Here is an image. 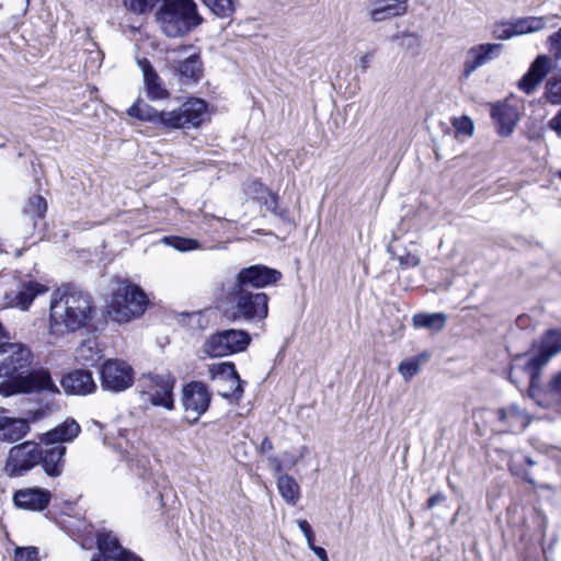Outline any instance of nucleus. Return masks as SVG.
<instances>
[{
	"label": "nucleus",
	"instance_id": "a18cd8bd",
	"mask_svg": "<svg viewBox=\"0 0 561 561\" xmlns=\"http://www.w3.org/2000/svg\"><path fill=\"white\" fill-rule=\"evenodd\" d=\"M397 259L399 261L400 266L403 268L415 267V266L420 265V263H421V259L417 255L412 254L410 252H404L403 254H399V255H397Z\"/></svg>",
	"mask_w": 561,
	"mask_h": 561
},
{
	"label": "nucleus",
	"instance_id": "774afa93",
	"mask_svg": "<svg viewBox=\"0 0 561 561\" xmlns=\"http://www.w3.org/2000/svg\"><path fill=\"white\" fill-rule=\"evenodd\" d=\"M558 176L559 179H561V170L558 172Z\"/></svg>",
	"mask_w": 561,
	"mask_h": 561
},
{
	"label": "nucleus",
	"instance_id": "bb28decb",
	"mask_svg": "<svg viewBox=\"0 0 561 561\" xmlns=\"http://www.w3.org/2000/svg\"><path fill=\"white\" fill-rule=\"evenodd\" d=\"M262 195L257 197V201L266 207L268 211L278 217L283 222L291 224L290 213L287 208H279V197L277 193L272 192L265 187L262 183H259Z\"/></svg>",
	"mask_w": 561,
	"mask_h": 561
},
{
	"label": "nucleus",
	"instance_id": "603ef678",
	"mask_svg": "<svg viewBox=\"0 0 561 561\" xmlns=\"http://www.w3.org/2000/svg\"><path fill=\"white\" fill-rule=\"evenodd\" d=\"M117 561H144L138 554L127 549L126 552L117 559Z\"/></svg>",
	"mask_w": 561,
	"mask_h": 561
},
{
	"label": "nucleus",
	"instance_id": "393cba45",
	"mask_svg": "<svg viewBox=\"0 0 561 561\" xmlns=\"http://www.w3.org/2000/svg\"><path fill=\"white\" fill-rule=\"evenodd\" d=\"M30 432L27 419H15L0 415V440L13 443L23 438Z\"/></svg>",
	"mask_w": 561,
	"mask_h": 561
},
{
	"label": "nucleus",
	"instance_id": "6e6d98bb",
	"mask_svg": "<svg viewBox=\"0 0 561 561\" xmlns=\"http://www.w3.org/2000/svg\"><path fill=\"white\" fill-rule=\"evenodd\" d=\"M368 64H369V55L362 56V58L359 60V68L362 70V72H366V70L368 68Z\"/></svg>",
	"mask_w": 561,
	"mask_h": 561
},
{
	"label": "nucleus",
	"instance_id": "ea45409f",
	"mask_svg": "<svg viewBox=\"0 0 561 561\" xmlns=\"http://www.w3.org/2000/svg\"><path fill=\"white\" fill-rule=\"evenodd\" d=\"M57 409H58L57 403L53 399H49L39 408L28 410L27 411V420H31L33 422L39 421V420L46 417L48 414H50L51 412H54Z\"/></svg>",
	"mask_w": 561,
	"mask_h": 561
},
{
	"label": "nucleus",
	"instance_id": "473e14b6",
	"mask_svg": "<svg viewBox=\"0 0 561 561\" xmlns=\"http://www.w3.org/2000/svg\"><path fill=\"white\" fill-rule=\"evenodd\" d=\"M144 82L146 85L147 95L150 100L157 101L169 98L170 93L163 87L162 81L157 71L145 75Z\"/></svg>",
	"mask_w": 561,
	"mask_h": 561
},
{
	"label": "nucleus",
	"instance_id": "4be33fe9",
	"mask_svg": "<svg viewBox=\"0 0 561 561\" xmlns=\"http://www.w3.org/2000/svg\"><path fill=\"white\" fill-rule=\"evenodd\" d=\"M80 425L73 419H67L41 436L45 445H62L72 442L80 434Z\"/></svg>",
	"mask_w": 561,
	"mask_h": 561
},
{
	"label": "nucleus",
	"instance_id": "37998d69",
	"mask_svg": "<svg viewBox=\"0 0 561 561\" xmlns=\"http://www.w3.org/2000/svg\"><path fill=\"white\" fill-rule=\"evenodd\" d=\"M453 126L455 127L458 134H462L466 136H471L473 134V122L468 116H461L458 118H454Z\"/></svg>",
	"mask_w": 561,
	"mask_h": 561
},
{
	"label": "nucleus",
	"instance_id": "7c9ffc66",
	"mask_svg": "<svg viewBox=\"0 0 561 561\" xmlns=\"http://www.w3.org/2000/svg\"><path fill=\"white\" fill-rule=\"evenodd\" d=\"M161 111L138 99L128 110L127 115L142 122H149L157 127Z\"/></svg>",
	"mask_w": 561,
	"mask_h": 561
},
{
	"label": "nucleus",
	"instance_id": "0eeeda50",
	"mask_svg": "<svg viewBox=\"0 0 561 561\" xmlns=\"http://www.w3.org/2000/svg\"><path fill=\"white\" fill-rule=\"evenodd\" d=\"M34 355L23 343L5 342L0 346V378L16 381L32 365Z\"/></svg>",
	"mask_w": 561,
	"mask_h": 561
},
{
	"label": "nucleus",
	"instance_id": "49530a36",
	"mask_svg": "<svg viewBox=\"0 0 561 561\" xmlns=\"http://www.w3.org/2000/svg\"><path fill=\"white\" fill-rule=\"evenodd\" d=\"M502 26L503 27H499L493 31V35L497 39H510V38L516 36V33H515L511 22L503 23Z\"/></svg>",
	"mask_w": 561,
	"mask_h": 561
},
{
	"label": "nucleus",
	"instance_id": "f704fd0d",
	"mask_svg": "<svg viewBox=\"0 0 561 561\" xmlns=\"http://www.w3.org/2000/svg\"><path fill=\"white\" fill-rule=\"evenodd\" d=\"M202 2L218 18L232 16L236 11V0H202Z\"/></svg>",
	"mask_w": 561,
	"mask_h": 561
},
{
	"label": "nucleus",
	"instance_id": "1a4fd4ad",
	"mask_svg": "<svg viewBox=\"0 0 561 561\" xmlns=\"http://www.w3.org/2000/svg\"><path fill=\"white\" fill-rule=\"evenodd\" d=\"M101 388L112 393L129 389L135 381V370L127 362L118 358L105 359L99 369Z\"/></svg>",
	"mask_w": 561,
	"mask_h": 561
},
{
	"label": "nucleus",
	"instance_id": "de8ad7c7",
	"mask_svg": "<svg viewBox=\"0 0 561 561\" xmlns=\"http://www.w3.org/2000/svg\"><path fill=\"white\" fill-rule=\"evenodd\" d=\"M444 501H446L445 494L442 493V492H436L435 494H433L431 497L427 499L426 504H425V508L426 510H432L437 504H439V503H442Z\"/></svg>",
	"mask_w": 561,
	"mask_h": 561
},
{
	"label": "nucleus",
	"instance_id": "09e8293b",
	"mask_svg": "<svg viewBox=\"0 0 561 561\" xmlns=\"http://www.w3.org/2000/svg\"><path fill=\"white\" fill-rule=\"evenodd\" d=\"M548 127L561 137V110L548 122Z\"/></svg>",
	"mask_w": 561,
	"mask_h": 561
},
{
	"label": "nucleus",
	"instance_id": "9b49d317",
	"mask_svg": "<svg viewBox=\"0 0 561 561\" xmlns=\"http://www.w3.org/2000/svg\"><path fill=\"white\" fill-rule=\"evenodd\" d=\"M283 277L280 271L264 264L242 267L236 275L232 286L243 289H261L275 285Z\"/></svg>",
	"mask_w": 561,
	"mask_h": 561
},
{
	"label": "nucleus",
	"instance_id": "69168bd1",
	"mask_svg": "<svg viewBox=\"0 0 561 561\" xmlns=\"http://www.w3.org/2000/svg\"><path fill=\"white\" fill-rule=\"evenodd\" d=\"M525 480H526L527 482L531 483V484H534V483H535V482H534V480H533V479H530V478H528V477H526V478H525Z\"/></svg>",
	"mask_w": 561,
	"mask_h": 561
},
{
	"label": "nucleus",
	"instance_id": "f03ea898",
	"mask_svg": "<svg viewBox=\"0 0 561 561\" xmlns=\"http://www.w3.org/2000/svg\"><path fill=\"white\" fill-rule=\"evenodd\" d=\"M92 299L89 293L72 285L62 287L59 297L51 298L49 307V331L51 334L76 332L92 319Z\"/></svg>",
	"mask_w": 561,
	"mask_h": 561
},
{
	"label": "nucleus",
	"instance_id": "20e7f679",
	"mask_svg": "<svg viewBox=\"0 0 561 561\" xmlns=\"http://www.w3.org/2000/svg\"><path fill=\"white\" fill-rule=\"evenodd\" d=\"M148 305L149 299L139 285L119 279L112 290L106 312L112 321L126 323L142 316Z\"/></svg>",
	"mask_w": 561,
	"mask_h": 561
},
{
	"label": "nucleus",
	"instance_id": "423d86ee",
	"mask_svg": "<svg viewBox=\"0 0 561 561\" xmlns=\"http://www.w3.org/2000/svg\"><path fill=\"white\" fill-rule=\"evenodd\" d=\"M59 393L51 375L46 368L27 369L16 381L0 382V396L11 397L18 393Z\"/></svg>",
	"mask_w": 561,
	"mask_h": 561
},
{
	"label": "nucleus",
	"instance_id": "4d7b16f0",
	"mask_svg": "<svg viewBox=\"0 0 561 561\" xmlns=\"http://www.w3.org/2000/svg\"><path fill=\"white\" fill-rule=\"evenodd\" d=\"M268 460L271 461V463L274 465V468H275V471L279 474H282V463L279 461V459L277 457H274V456H271L268 457Z\"/></svg>",
	"mask_w": 561,
	"mask_h": 561
},
{
	"label": "nucleus",
	"instance_id": "c756f323",
	"mask_svg": "<svg viewBox=\"0 0 561 561\" xmlns=\"http://www.w3.org/2000/svg\"><path fill=\"white\" fill-rule=\"evenodd\" d=\"M548 18L546 16H525L511 22L516 36L539 32L546 27Z\"/></svg>",
	"mask_w": 561,
	"mask_h": 561
},
{
	"label": "nucleus",
	"instance_id": "680f3d73",
	"mask_svg": "<svg viewBox=\"0 0 561 561\" xmlns=\"http://www.w3.org/2000/svg\"><path fill=\"white\" fill-rule=\"evenodd\" d=\"M228 386L229 387L227 389H220V390L221 391H231L236 387V385H231V383H228Z\"/></svg>",
	"mask_w": 561,
	"mask_h": 561
},
{
	"label": "nucleus",
	"instance_id": "b1692460",
	"mask_svg": "<svg viewBox=\"0 0 561 561\" xmlns=\"http://www.w3.org/2000/svg\"><path fill=\"white\" fill-rule=\"evenodd\" d=\"M95 538L99 550L96 554H103L104 558L112 561H117L127 550L121 545L118 538L105 528L99 529Z\"/></svg>",
	"mask_w": 561,
	"mask_h": 561
},
{
	"label": "nucleus",
	"instance_id": "5fc2aeb1",
	"mask_svg": "<svg viewBox=\"0 0 561 561\" xmlns=\"http://www.w3.org/2000/svg\"><path fill=\"white\" fill-rule=\"evenodd\" d=\"M273 448L274 447H273L272 440L268 437H264L260 445L259 451L261 454H266V453L273 450Z\"/></svg>",
	"mask_w": 561,
	"mask_h": 561
},
{
	"label": "nucleus",
	"instance_id": "c03bdc74",
	"mask_svg": "<svg viewBox=\"0 0 561 561\" xmlns=\"http://www.w3.org/2000/svg\"><path fill=\"white\" fill-rule=\"evenodd\" d=\"M297 524H298L300 531L304 534V536L307 540L309 549L311 550V547H317L314 545V533H313V529H312L311 525L309 524V522L306 519H299L297 522Z\"/></svg>",
	"mask_w": 561,
	"mask_h": 561
},
{
	"label": "nucleus",
	"instance_id": "2f4dec72",
	"mask_svg": "<svg viewBox=\"0 0 561 561\" xmlns=\"http://www.w3.org/2000/svg\"><path fill=\"white\" fill-rule=\"evenodd\" d=\"M394 4H385L370 11L374 22H381L390 18L401 16L407 13L408 4L404 1H396Z\"/></svg>",
	"mask_w": 561,
	"mask_h": 561
},
{
	"label": "nucleus",
	"instance_id": "bf43d9fd",
	"mask_svg": "<svg viewBox=\"0 0 561 561\" xmlns=\"http://www.w3.org/2000/svg\"><path fill=\"white\" fill-rule=\"evenodd\" d=\"M111 559L104 558L103 554H93L91 561H110Z\"/></svg>",
	"mask_w": 561,
	"mask_h": 561
},
{
	"label": "nucleus",
	"instance_id": "8fccbe9b",
	"mask_svg": "<svg viewBox=\"0 0 561 561\" xmlns=\"http://www.w3.org/2000/svg\"><path fill=\"white\" fill-rule=\"evenodd\" d=\"M138 66L141 68L144 76L148 75L149 72L156 71V69L147 58L139 59Z\"/></svg>",
	"mask_w": 561,
	"mask_h": 561
},
{
	"label": "nucleus",
	"instance_id": "a878e982",
	"mask_svg": "<svg viewBox=\"0 0 561 561\" xmlns=\"http://www.w3.org/2000/svg\"><path fill=\"white\" fill-rule=\"evenodd\" d=\"M175 72L182 83H197L203 77V61L199 53L192 54L186 59L179 61Z\"/></svg>",
	"mask_w": 561,
	"mask_h": 561
},
{
	"label": "nucleus",
	"instance_id": "39448f33",
	"mask_svg": "<svg viewBox=\"0 0 561 561\" xmlns=\"http://www.w3.org/2000/svg\"><path fill=\"white\" fill-rule=\"evenodd\" d=\"M231 306L224 316L233 322H260L268 316L270 297L263 291H253L231 286L228 290Z\"/></svg>",
	"mask_w": 561,
	"mask_h": 561
},
{
	"label": "nucleus",
	"instance_id": "4c0bfd02",
	"mask_svg": "<svg viewBox=\"0 0 561 561\" xmlns=\"http://www.w3.org/2000/svg\"><path fill=\"white\" fill-rule=\"evenodd\" d=\"M163 241L181 252L192 251L199 248V242L196 239L192 238L164 237Z\"/></svg>",
	"mask_w": 561,
	"mask_h": 561
},
{
	"label": "nucleus",
	"instance_id": "c85d7f7f",
	"mask_svg": "<svg viewBox=\"0 0 561 561\" xmlns=\"http://www.w3.org/2000/svg\"><path fill=\"white\" fill-rule=\"evenodd\" d=\"M277 489L287 504L296 505L300 497V488L291 476L287 473L279 474L277 478Z\"/></svg>",
	"mask_w": 561,
	"mask_h": 561
},
{
	"label": "nucleus",
	"instance_id": "13d9d810",
	"mask_svg": "<svg viewBox=\"0 0 561 561\" xmlns=\"http://www.w3.org/2000/svg\"><path fill=\"white\" fill-rule=\"evenodd\" d=\"M497 419L500 422H505L506 421V417H507V413H506V410L501 408L497 410Z\"/></svg>",
	"mask_w": 561,
	"mask_h": 561
},
{
	"label": "nucleus",
	"instance_id": "58836bf2",
	"mask_svg": "<svg viewBox=\"0 0 561 561\" xmlns=\"http://www.w3.org/2000/svg\"><path fill=\"white\" fill-rule=\"evenodd\" d=\"M428 356L422 354L420 357L411 358L400 363L398 370L405 380H409L420 371L421 358L426 359Z\"/></svg>",
	"mask_w": 561,
	"mask_h": 561
},
{
	"label": "nucleus",
	"instance_id": "c9c22d12",
	"mask_svg": "<svg viewBox=\"0 0 561 561\" xmlns=\"http://www.w3.org/2000/svg\"><path fill=\"white\" fill-rule=\"evenodd\" d=\"M47 211V201L41 195H33L28 198L27 204L23 208L25 216L31 219H43Z\"/></svg>",
	"mask_w": 561,
	"mask_h": 561
},
{
	"label": "nucleus",
	"instance_id": "e433bc0d",
	"mask_svg": "<svg viewBox=\"0 0 561 561\" xmlns=\"http://www.w3.org/2000/svg\"><path fill=\"white\" fill-rule=\"evenodd\" d=\"M545 98L552 105L561 104V75L552 77L546 82Z\"/></svg>",
	"mask_w": 561,
	"mask_h": 561
},
{
	"label": "nucleus",
	"instance_id": "f257e3e1",
	"mask_svg": "<svg viewBox=\"0 0 561 561\" xmlns=\"http://www.w3.org/2000/svg\"><path fill=\"white\" fill-rule=\"evenodd\" d=\"M531 350L537 352L522 367V373L529 378L528 396L541 407L548 404L549 400L561 403V370L545 387L540 386L542 368L554 355L561 352V331L557 329L547 330L538 342L533 343Z\"/></svg>",
	"mask_w": 561,
	"mask_h": 561
},
{
	"label": "nucleus",
	"instance_id": "f8f14e48",
	"mask_svg": "<svg viewBox=\"0 0 561 561\" xmlns=\"http://www.w3.org/2000/svg\"><path fill=\"white\" fill-rule=\"evenodd\" d=\"M142 378L150 380L153 391H144L142 394L148 396L151 405L161 407L168 411L174 409V394L173 389L175 386V378L170 374H147Z\"/></svg>",
	"mask_w": 561,
	"mask_h": 561
},
{
	"label": "nucleus",
	"instance_id": "e2e57ef3",
	"mask_svg": "<svg viewBox=\"0 0 561 561\" xmlns=\"http://www.w3.org/2000/svg\"><path fill=\"white\" fill-rule=\"evenodd\" d=\"M182 316L192 318V317H197V316H198V313H195V312H192V313H183Z\"/></svg>",
	"mask_w": 561,
	"mask_h": 561
},
{
	"label": "nucleus",
	"instance_id": "cd10ccee",
	"mask_svg": "<svg viewBox=\"0 0 561 561\" xmlns=\"http://www.w3.org/2000/svg\"><path fill=\"white\" fill-rule=\"evenodd\" d=\"M447 322V316L444 312H420L412 317V323L415 328H424L432 331H442Z\"/></svg>",
	"mask_w": 561,
	"mask_h": 561
},
{
	"label": "nucleus",
	"instance_id": "864d4df0",
	"mask_svg": "<svg viewBox=\"0 0 561 561\" xmlns=\"http://www.w3.org/2000/svg\"><path fill=\"white\" fill-rule=\"evenodd\" d=\"M311 551L320 559V561H330L327 550L323 547H311Z\"/></svg>",
	"mask_w": 561,
	"mask_h": 561
},
{
	"label": "nucleus",
	"instance_id": "a211bd4d",
	"mask_svg": "<svg viewBox=\"0 0 561 561\" xmlns=\"http://www.w3.org/2000/svg\"><path fill=\"white\" fill-rule=\"evenodd\" d=\"M491 117L496 133L501 137L511 136L520 119L517 107L508 104L506 101L492 105Z\"/></svg>",
	"mask_w": 561,
	"mask_h": 561
},
{
	"label": "nucleus",
	"instance_id": "3c124183",
	"mask_svg": "<svg viewBox=\"0 0 561 561\" xmlns=\"http://www.w3.org/2000/svg\"><path fill=\"white\" fill-rule=\"evenodd\" d=\"M516 364H513L511 367H510V370H508V374H507V379L514 385L516 386L517 388L520 387V381L519 379L517 378L516 376Z\"/></svg>",
	"mask_w": 561,
	"mask_h": 561
},
{
	"label": "nucleus",
	"instance_id": "aec40b11",
	"mask_svg": "<svg viewBox=\"0 0 561 561\" xmlns=\"http://www.w3.org/2000/svg\"><path fill=\"white\" fill-rule=\"evenodd\" d=\"M64 390L68 394L85 396L96 390L93 375L88 369H75L61 378Z\"/></svg>",
	"mask_w": 561,
	"mask_h": 561
},
{
	"label": "nucleus",
	"instance_id": "f3484780",
	"mask_svg": "<svg viewBox=\"0 0 561 561\" xmlns=\"http://www.w3.org/2000/svg\"><path fill=\"white\" fill-rule=\"evenodd\" d=\"M552 69V60L548 55H538L530 64L527 72L519 79L518 89L531 94Z\"/></svg>",
	"mask_w": 561,
	"mask_h": 561
},
{
	"label": "nucleus",
	"instance_id": "6ab92c4d",
	"mask_svg": "<svg viewBox=\"0 0 561 561\" xmlns=\"http://www.w3.org/2000/svg\"><path fill=\"white\" fill-rule=\"evenodd\" d=\"M503 49V44L486 43L471 47L463 62V76L469 77L479 67L497 57Z\"/></svg>",
	"mask_w": 561,
	"mask_h": 561
},
{
	"label": "nucleus",
	"instance_id": "6e6552de",
	"mask_svg": "<svg viewBox=\"0 0 561 561\" xmlns=\"http://www.w3.org/2000/svg\"><path fill=\"white\" fill-rule=\"evenodd\" d=\"M251 343L248 331L227 329L211 334L203 345V352L209 357H224L247 350Z\"/></svg>",
	"mask_w": 561,
	"mask_h": 561
},
{
	"label": "nucleus",
	"instance_id": "412c9836",
	"mask_svg": "<svg viewBox=\"0 0 561 561\" xmlns=\"http://www.w3.org/2000/svg\"><path fill=\"white\" fill-rule=\"evenodd\" d=\"M37 451L41 454L39 465L45 473L51 478L59 477L64 471L67 448L64 445H46L42 448L37 444Z\"/></svg>",
	"mask_w": 561,
	"mask_h": 561
},
{
	"label": "nucleus",
	"instance_id": "4468645a",
	"mask_svg": "<svg viewBox=\"0 0 561 561\" xmlns=\"http://www.w3.org/2000/svg\"><path fill=\"white\" fill-rule=\"evenodd\" d=\"M209 375L211 380L217 382H226L236 385L231 391H221L218 389V394L225 399L240 400L243 396L244 381L240 378L236 365L232 362H222L209 366Z\"/></svg>",
	"mask_w": 561,
	"mask_h": 561
},
{
	"label": "nucleus",
	"instance_id": "5701e85b",
	"mask_svg": "<svg viewBox=\"0 0 561 561\" xmlns=\"http://www.w3.org/2000/svg\"><path fill=\"white\" fill-rule=\"evenodd\" d=\"M208 104L199 98H191L181 106V113L186 128L199 127L206 117Z\"/></svg>",
	"mask_w": 561,
	"mask_h": 561
},
{
	"label": "nucleus",
	"instance_id": "a19ab883",
	"mask_svg": "<svg viewBox=\"0 0 561 561\" xmlns=\"http://www.w3.org/2000/svg\"><path fill=\"white\" fill-rule=\"evenodd\" d=\"M14 561H39V550L37 547H16L14 549Z\"/></svg>",
	"mask_w": 561,
	"mask_h": 561
},
{
	"label": "nucleus",
	"instance_id": "052dcab7",
	"mask_svg": "<svg viewBox=\"0 0 561 561\" xmlns=\"http://www.w3.org/2000/svg\"><path fill=\"white\" fill-rule=\"evenodd\" d=\"M525 462L529 466V467H533L535 466L537 462L530 457V456H526L525 457Z\"/></svg>",
	"mask_w": 561,
	"mask_h": 561
},
{
	"label": "nucleus",
	"instance_id": "2eb2a0df",
	"mask_svg": "<svg viewBox=\"0 0 561 561\" xmlns=\"http://www.w3.org/2000/svg\"><path fill=\"white\" fill-rule=\"evenodd\" d=\"M48 288L36 280L22 282L14 290H9L4 294V307L18 308L22 311L28 310L34 299L45 294Z\"/></svg>",
	"mask_w": 561,
	"mask_h": 561
},
{
	"label": "nucleus",
	"instance_id": "9d476101",
	"mask_svg": "<svg viewBox=\"0 0 561 561\" xmlns=\"http://www.w3.org/2000/svg\"><path fill=\"white\" fill-rule=\"evenodd\" d=\"M39 461L37 444L27 440L10 448L3 470L8 477L19 478L39 465Z\"/></svg>",
	"mask_w": 561,
	"mask_h": 561
},
{
	"label": "nucleus",
	"instance_id": "338daca9",
	"mask_svg": "<svg viewBox=\"0 0 561 561\" xmlns=\"http://www.w3.org/2000/svg\"><path fill=\"white\" fill-rule=\"evenodd\" d=\"M388 252L391 253L392 256L396 255V253L393 252V250L391 249V247L388 248Z\"/></svg>",
	"mask_w": 561,
	"mask_h": 561
},
{
	"label": "nucleus",
	"instance_id": "72a5a7b5",
	"mask_svg": "<svg viewBox=\"0 0 561 561\" xmlns=\"http://www.w3.org/2000/svg\"><path fill=\"white\" fill-rule=\"evenodd\" d=\"M157 127L164 130L185 129L180 107L172 111H161Z\"/></svg>",
	"mask_w": 561,
	"mask_h": 561
},
{
	"label": "nucleus",
	"instance_id": "79ce46f5",
	"mask_svg": "<svg viewBox=\"0 0 561 561\" xmlns=\"http://www.w3.org/2000/svg\"><path fill=\"white\" fill-rule=\"evenodd\" d=\"M156 0H124L126 9L136 14H142L151 10Z\"/></svg>",
	"mask_w": 561,
	"mask_h": 561
},
{
	"label": "nucleus",
	"instance_id": "ddd939ff",
	"mask_svg": "<svg viewBox=\"0 0 561 561\" xmlns=\"http://www.w3.org/2000/svg\"><path fill=\"white\" fill-rule=\"evenodd\" d=\"M211 394L207 386L202 381H192L183 386L182 405L186 412L195 413L191 421L196 423L209 408Z\"/></svg>",
	"mask_w": 561,
	"mask_h": 561
},
{
	"label": "nucleus",
	"instance_id": "7ed1b4c3",
	"mask_svg": "<svg viewBox=\"0 0 561 561\" xmlns=\"http://www.w3.org/2000/svg\"><path fill=\"white\" fill-rule=\"evenodd\" d=\"M156 21L169 38L184 37L203 23L194 0H162Z\"/></svg>",
	"mask_w": 561,
	"mask_h": 561
},
{
	"label": "nucleus",
	"instance_id": "0e129e2a",
	"mask_svg": "<svg viewBox=\"0 0 561 561\" xmlns=\"http://www.w3.org/2000/svg\"><path fill=\"white\" fill-rule=\"evenodd\" d=\"M80 352H81V357H82L83 359L88 360V356H84V355H83V352H85V350H84V348H81V351H80Z\"/></svg>",
	"mask_w": 561,
	"mask_h": 561
},
{
	"label": "nucleus",
	"instance_id": "dca6fc26",
	"mask_svg": "<svg viewBox=\"0 0 561 561\" xmlns=\"http://www.w3.org/2000/svg\"><path fill=\"white\" fill-rule=\"evenodd\" d=\"M50 500V491L39 486L15 490L12 496L13 504L16 508L33 512L45 511Z\"/></svg>",
	"mask_w": 561,
	"mask_h": 561
}]
</instances>
